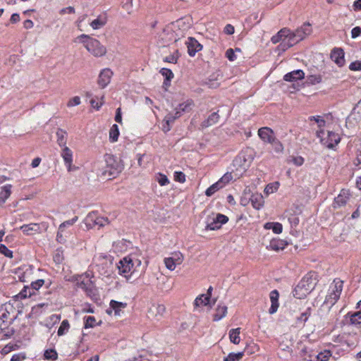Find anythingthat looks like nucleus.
Instances as JSON below:
<instances>
[{"label":"nucleus","instance_id":"nucleus-1","mask_svg":"<svg viewBox=\"0 0 361 361\" xmlns=\"http://www.w3.org/2000/svg\"><path fill=\"white\" fill-rule=\"evenodd\" d=\"M317 283V274L309 272L298 283L293 290V296L298 299H303L315 288Z\"/></svg>","mask_w":361,"mask_h":361},{"label":"nucleus","instance_id":"nucleus-2","mask_svg":"<svg viewBox=\"0 0 361 361\" xmlns=\"http://www.w3.org/2000/svg\"><path fill=\"white\" fill-rule=\"evenodd\" d=\"M78 39L83 43L87 50L94 56H102L106 54V48L97 39L86 35H81Z\"/></svg>","mask_w":361,"mask_h":361},{"label":"nucleus","instance_id":"nucleus-3","mask_svg":"<svg viewBox=\"0 0 361 361\" xmlns=\"http://www.w3.org/2000/svg\"><path fill=\"white\" fill-rule=\"evenodd\" d=\"M343 290V281L334 280L333 285L330 287V293L326 296L324 304L333 306L339 299Z\"/></svg>","mask_w":361,"mask_h":361},{"label":"nucleus","instance_id":"nucleus-4","mask_svg":"<svg viewBox=\"0 0 361 361\" xmlns=\"http://www.w3.org/2000/svg\"><path fill=\"white\" fill-rule=\"evenodd\" d=\"M135 264L137 266H140L141 264L140 260L136 259L133 261L131 257H125L119 261L117 267L119 273L121 274H124L127 278V274L129 273H133L135 271V269L134 268Z\"/></svg>","mask_w":361,"mask_h":361},{"label":"nucleus","instance_id":"nucleus-5","mask_svg":"<svg viewBox=\"0 0 361 361\" xmlns=\"http://www.w3.org/2000/svg\"><path fill=\"white\" fill-rule=\"evenodd\" d=\"M106 164V169L104 174L109 173V176L115 177L123 170V166L120 161L116 160V157L111 154H106L104 156Z\"/></svg>","mask_w":361,"mask_h":361},{"label":"nucleus","instance_id":"nucleus-6","mask_svg":"<svg viewBox=\"0 0 361 361\" xmlns=\"http://www.w3.org/2000/svg\"><path fill=\"white\" fill-rule=\"evenodd\" d=\"M288 32V35H287L288 36L283 38V41L279 45L278 48L279 50L284 51L300 42V40H298L294 32L290 31L289 29Z\"/></svg>","mask_w":361,"mask_h":361},{"label":"nucleus","instance_id":"nucleus-7","mask_svg":"<svg viewBox=\"0 0 361 361\" xmlns=\"http://www.w3.org/2000/svg\"><path fill=\"white\" fill-rule=\"evenodd\" d=\"M61 156L62 157L64 164L69 172L76 170V167L73 166V152L68 147H63Z\"/></svg>","mask_w":361,"mask_h":361},{"label":"nucleus","instance_id":"nucleus-8","mask_svg":"<svg viewBox=\"0 0 361 361\" xmlns=\"http://www.w3.org/2000/svg\"><path fill=\"white\" fill-rule=\"evenodd\" d=\"M253 159L252 150L247 149L238 155L235 161L240 163L243 169H245L250 166Z\"/></svg>","mask_w":361,"mask_h":361},{"label":"nucleus","instance_id":"nucleus-9","mask_svg":"<svg viewBox=\"0 0 361 361\" xmlns=\"http://www.w3.org/2000/svg\"><path fill=\"white\" fill-rule=\"evenodd\" d=\"M185 44L188 48V53L190 56H194L197 51L202 49V45L194 37H188Z\"/></svg>","mask_w":361,"mask_h":361},{"label":"nucleus","instance_id":"nucleus-10","mask_svg":"<svg viewBox=\"0 0 361 361\" xmlns=\"http://www.w3.org/2000/svg\"><path fill=\"white\" fill-rule=\"evenodd\" d=\"M75 285L78 288L88 291L90 289L92 282L87 275H78L73 276Z\"/></svg>","mask_w":361,"mask_h":361},{"label":"nucleus","instance_id":"nucleus-11","mask_svg":"<svg viewBox=\"0 0 361 361\" xmlns=\"http://www.w3.org/2000/svg\"><path fill=\"white\" fill-rule=\"evenodd\" d=\"M91 223L94 225H98L99 227H102L109 224V220L105 217L97 216L95 213L92 212L89 214L86 218V224L90 225Z\"/></svg>","mask_w":361,"mask_h":361},{"label":"nucleus","instance_id":"nucleus-12","mask_svg":"<svg viewBox=\"0 0 361 361\" xmlns=\"http://www.w3.org/2000/svg\"><path fill=\"white\" fill-rule=\"evenodd\" d=\"M259 137L265 142L270 143L274 141V133L268 127H262L258 130Z\"/></svg>","mask_w":361,"mask_h":361},{"label":"nucleus","instance_id":"nucleus-13","mask_svg":"<svg viewBox=\"0 0 361 361\" xmlns=\"http://www.w3.org/2000/svg\"><path fill=\"white\" fill-rule=\"evenodd\" d=\"M113 75V72L109 69L105 68L103 69L98 78V84L102 88H104L107 86V85L110 82L111 76Z\"/></svg>","mask_w":361,"mask_h":361},{"label":"nucleus","instance_id":"nucleus-14","mask_svg":"<svg viewBox=\"0 0 361 361\" xmlns=\"http://www.w3.org/2000/svg\"><path fill=\"white\" fill-rule=\"evenodd\" d=\"M331 59L339 66L345 63L344 52L341 48H335L331 53Z\"/></svg>","mask_w":361,"mask_h":361},{"label":"nucleus","instance_id":"nucleus-15","mask_svg":"<svg viewBox=\"0 0 361 361\" xmlns=\"http://www.w3.org/2000/svg\"><path fill=\"white\" fill-rule=\"evenodd\" d=\"M312 32L311 25L308 23H304L300 27L298 28L294 33L296 35L298 40H302L306 36Z\"/></svg>","mask_w":361,"mask_h":361},{"label":"nucleus","instance_id":"nucleus-16","mask_svg":"<svg viewBox=\"0 0 361 361\" xmlns=\"http://www.w3.org/2000/svg\"><path fill=\"white\" fill-rule=\"evenodd\" d=\"M165 310H166V307L164 305H161V304L152 305L148 311L149 317H161L165 312Z\"/></svg>","mask_w":361,"mask_h":361},{"label":"nucleus","instance_id":"nucleus-17","mask_svg":"<svg viewBox=\"0 0 361 361\" xmlns=\"http://www.w3.org/2000/svg\"><path fill=\"white\" fill-rule=\"evenodd\" d=\"M279 292L276 290H274L270 293V300L271 302V305L269 310V314L275 313L279 307Z\"/></svg>","mask_w":361,"mask_h":361},{"label":"nucleus","instance_id":"nucleus-18","mask_svg":"<svg viewBox=\"0 0 361 361\" xmlns=\"http://www.w3.org/2000/svg\"><path fill=\"white\" fill-rule=\"evenodd\" d=\"M20 230L26 235H32L34 233H40L41 228L38 224H29L20 226Z\"/></svg>","mask_w":361,"mask_h":361},{"label":"nucleus","instance_id":"nucleus-19","mask_svg":"<svg viewBox=\"0 0 361 361\" xmlns=\"http://www.w3.org/2000/svg\"><path fill=\"white\" fill-rule=\"evenodd\" d=\"M305 73L302 70L293 71L290 73L286 74L283 77L284 80L293 82L298 80L304 78Z\"/></svg>","mask_w":361,"mask_h":361},{"label":"nucleus","instance_id":"nucleus-20","mask_svg":"<svg viewBox=\"0 0 361 361\" xmlns=\"http://www.w3.org/2000/svg\"><path fill=\"white\" fill-rule=\"evenodd\" d=\"M286 245L287 243L284 240L274 238L269 242V245L267 246V248L275 251H279L283 250Z\"/></svg>","mask_w":361,"mask_h":361},{"label":"nucleus","instance_id":"nucleus-21","mask_svg":"<svg viewBox=\"0 0 361 361\" xmlns=\"http://www.w3.org/2000/svg\"><path fill=\"white\" fill-rule=\"evenodd\" d=\"M12 185L7 184L1 188L0 191V204H3L8 199L11 194Z\"/></svg>","mask_w":361,"mask_h":361},{"label":"nucleus","instance_id":"nucleus-22","mask_svg":"<svg viewBox=\"0 0 361 361\" xmlns=\"http://www.w3.org/2000/svg\"><path fill=\"white\" fill-rule=\"evenodd\" d=\"M289 29L284 27L280 30L276 35L272 36L271 38V42L273 44H277L279 42H282L283 41V38L286 37L288 35Z\"/></svg>","mask_w":361,"mask_h":361},{"label":"nucleus","instance_id":"nucleus-23","mask_svg":"<svg viewBox=\"0 0 361 361\" xmlns=\"http://www.w3.org/2000/svg\"><path fill=\"white\" fill-rule=\"evenodd\" d=\"M252 207L257 209H259L264 204V198L261 194H252L250 199Z\"/></svg>","mask_w":361,"mask_h":361},{"label":"nucleus","instance_id":"nucleus-24","mask_svg":"<svg viewBox=\"0 0 361 361\" xmlns=\"http://www.w3.org/2000/svg\"><path fill=\"white\" fill-rule=\"evenodd\" d=\"M219 116L217 112L212 113L207 120L204 121L201 123V128H208L215 123H216L219 121Z\"/></svg>","mask_w":361,"mask_h":361},{"label":"nucleus","instance_id":"nucleus-25","mask_svg":"<svg viewBox=\"0 0 361 361\" xmlns=\"http://www.w3.org/2000/svg\"><path fill=\"white\" fill-rule=\"evenodd\" d=\"M34 294H35V292L32 291L30 287L25 286L23 288V289L18 294L14 295L13 298L15 300H19L29 298L32 295H34Z\"/></svg>","mask_w":361,"mask_h":361},{"label":"nucleus","instance_id":"nucleus-26","mask_svg":"<svg viewBox=\"0 0 361 361\" xmlns=\"http://www.w3.org/2000/svg\"><path fill=\"white\" fill-rule=\"evenodd\" d=\"M227 307L224 305H218L216 308V313L214 314V321H219L227 314Z\"/></svg>","mask_w":361,"mask_h":361},{"label":"nucleus","instance_id":"nucleus-27","mask_svg":"<svg viewBox=\"0 0 361 361\" xmlns=\"http://www.w3.org/2000/svg\"><path fill=\"white\" fill-rule=\"evenodd\" d=\"M56 137H57V143L58 145L61 147H66V141H67V133L66 131L63 130V129L59 128L56 131Z\"/></svg>","mask_w":361,"mask_h":361},{"label":"nucleus","instance_id":"nucleus-28","mask_svg":"<svg viewBox=\"0 0 361 361\" xmlns=\"http://www.w3.org/2000/svg\"><path fill=\"white\" fill-rule=\"evenodd\" d=\"M265 229H271L276 234H279L283 231V226L279 222H267L264 224Z\"/></svg>","mask_w":361,"mask_h":361},{"label":"nucleus","instance_id":"nucleus-29","mask_svg":"<svg viewBox=\"0 0 361 361\" xmlns=\"http://www.w3.org/2000/svg\"><path fill=\"white\" fill-rule=\"evenodd\" d=\"M194 106V102L191 99H188L186 102L180 104L177 108L178 111H181V114L185 112H190Z\"/></svg>","mask_w":361,"mask_h":361},{"label":"nucleus","instance_id":"nucleus-30","mask_svg":"<svg viewBox=\"0 0 361 361\" xmlns=\"http://www.w3.org/2000/svg\"><path fill=\"white\" fill-rule=\"evenodd\" d=\"M240 329H232L229 331V338L231 343L234 344H238L240 343Z\"/></svg>","mask_w":361,"mask_h":361},{"label":"nucleus","instance_id":"nucleus-31","mask_svg":"<svg viewBox=\"0 0 361 361\" xmlns=\"http://www.w3.org/2000/svg\"><path fill=\"white\" fill-rule=\"evenodd\" d=\"M78 216H75L73 219H71L70 220L65 221L64 222L61 224L59 227V231L57 232L56 237L59 238V233H63L67 226L73 225L78 221Z\"/></svg>","mask_w":361,"mask_h":361},{"label":"nucleus","instance_id":"nucleus-32","mask_svg":"<svg viewBox=\"0 0 361 361\" xmlns=\"http://www.w3.org/2000/svg\"><path fill=\"white\" fill-rule=\"evenodd\" d=\"M102 321L100 320L98 323H96L94 317L87 316L84 318V327L85 329L93 328L97 325H100Z\"/></svg>","mask_w":361,"mask_h":361},{"label":"nucleus","instance_id":"nucleus-33","mask_svg":"<svg viewBox=\"0 0 361 361\" xmlns=\"http://www.w3.org/2000/svg\"><path fill=\"white\" fill-rule=\"evenodd\" d=\"M127 306L126 303L118 302L112 300L110 302V307L111 309L114 310L115 314L118 315L119 312L121 309L125 308Z\"/></svg>","mask_w":361,"mask_h":361},{"label":"nucleus","instance_id":"nucleus-34","mask_svg":"<svg viewBox=\"0 0 361 361\" xmlns=\"http://www.w3.org/2000/svg\"><path fill=\"white\" fill-rule=\"evenodd\" d=\"M119 136V130L116 124H114L109 130V140L114 142L118 140Z\"/></svg>","mask_w":361,"mask_h":361},{"label":"nucleus","instance_id":"nucleus-35","mask_svg":"<svg viewBox=\"0 0 361 361\" xmlns=\"http://www.w3.org/2000/svg\"><path fill=\"white\" fill-rule=\"evenodd\" d=\"M348 200V197L345 195V192H343V194H339L335 199H334V207H339L341 206H343L346 204Z\"/></svg>","mask_w":361,"mask_h":361},{"label":"nucleus","instance_id":"nucleus-36","mask_svg":"<svg viewBox=\"0 0 361 361\" xmlns=\"http://www.w3.org/2000/svg\"><path fill=\"white\" fill-rule=\"evenodd\" d=\"M348 316L350 317V322L351 324L357 325L361 324V310L353 314L348 313Z\"/></svg>","mask_w":361,"mask_h":361},{"label":"nucleus","instance_id":"nucleus-37","mask_svg":"<svg viewBox=\"0 0 361 361\" xmlns=\"http://www.w3.org/2000/svg\"><path fill=\"white\" fill-rule=\"evenodd\" d=\"M221 183H219L218 181L212 185L210 187H209L206 191L205 195L207 197H211L212 195H214L216 191L222 188Z\"/></svg>","mask_w":361,"mask_h":361},{"label":"nucleus","instance_id":"nucleus-38","mask_svg":"<svg viewBox=\"0 0 361 361\" xmlns=\"http://www.w3.org/2000/svg\"><path fill=\"white\" fill-rule=\"evenodd\" d=\"M243 352H239L237 353H231L224 358V361H239L243 358Z\"/></svg>","mask_w":361,"mask_h":361},{"label":"nucleus","instance_id":"nucleus-39","mask_svg":"<svg viewBox=\"0 0 361 361\" xmlns=\"http://www.w3.org/2000/svg\"><path fill=\"white\" fill-rule=\"evenodd\" d=\"M69 328H70V324H69L68 321L67 319H64L61 322V324L58 329V331H57L58 336H61L64 335L66 332H68Z\"/></svg>","mask_w":361,"mask_h":361},{"label":"nucleus","instance_id":"nucleus-40","mask_svg":"<svg viewBox=\"0 0 361 361\" xmlns=\"http://www.w3.org/2000/svg\"><path fill=\"white\" fill-rule=\"evenodd\" d=\"M209 302V296H205L204 294L201 295L195 300V305L200 307L201 305H207Z\"/></svg>","mask_w":361,"mask_h":361},{"label":"nucleus","instance_id":"nucleus-41","mask_svg":"<svg viewBox=\"0 0 361 361\" xmlns=\"http://www.w3.org/2000/svg\"><path fill=\"white\" fill-rule=\"evenodd\" d=\"M312 313V308L307 307L302 313H301L300 316L297 318L298 322H302L305 324L310 317Z\"/></svg>","mask_w":361,"mask_h":361},{"label":"nucleus","instance_id":"nucleus-42","mask_svg":"<svg viewBox=\"0 0 361 361\" xmlns=\"http://www.w3.org/2000/svg\"><path fill=\"white\" fill-rule=\"evenodd\" d=\"M328 137L331 142L329 145V147L330 148L333 147L334 145H338L341 140L340 136L334 132H329Z\"/></svg>","mask_w":361,"mask_h":361},{"label":"nucleus","instance_id":"nucleus-43","mask_svg":"<svg viewBox=\"0 0 361 361\" xmlns=\"http://www.w3.org/2000/svg\"><path fill=\"white\" fill-rule=\"evenodd\" d=\"M279 182H274L272 183H269L266 186V188L264 189V192L267 193V195L274 193L277 191V190L279 189Z\"/></svg>","mask_w":361,"mask_h":361},{"label":"nucleus","instance_id":"nucleus-44","mask_svg":"<svg viewBox=\"0 0 361 361\" xmlns=\"http://www.w3.org/2000/svg\"><path fill=\"white\" fill-rule=\"evenodd\" d=\"M176 118L174 117L173 113H169L164 119V121L167 124V128H165V132H168L171 130V124L175 121Z\"/></svg>","mask_w":361,"mask_h":361},{"label":"nucleus","instance_id":"nucleus-45","mask_svg":"<svg viewBox=\"0 0 361 361\" xmlns=\"http://www.w3.org/2000/svg\"><path fill=\"white\" fill-rule=\"evenodd\" d=\"M44 356L47 360H56L58 357V354L55 350L48 349L45 350Z\"/></svg>","mask_w":361,"mask_h":361},{"label":"nucleus","instance_id":"nucleus-46","mask_svg":"<svg viewBox=\"0 0 361 361\" xmlns=\"http://www.w3.org/2000/svg\"><path fill=\"white\" fill-rule=\"evenodd\" d=\"M232 179H233L232 173L227 172L218 180V182L219 183H221V186L224 188Z\"/></svg>","mask_w":361,"mask_h":361},{"label":"nucleus","instance_id":"nucleus-47","mask_svg":"<svg viewBox=\"0 0 361 361\" xmlns=\"http://www.w3.org/2000/svg\"><path fill=\"white\" fill-rule=\"evenodd\" d=\"M105 23V20L99 17L97 19L92 21L90 25L94 30H97L104 26Z\"/></svg>","mask_w":361,"mask_h":361},{"label":"nucleus","instance_id":"nucleus-48","mask_svg":"<svg viewBox=\"0 0 361 361\" xmlns=\"http://www.w3.org/2000/svg\"><path fill=\"white\" fill-rule=\"evenodd\" d=\"M160 73L165 77V80L170 81L173 78V73L171 70L163 68L160 70Z\"/></svg>","mask_w":361,"mask_h":361},{"label":"nucleus","instance_id":"nucleus-49","mask_svg":"<svg viewBox=\"0 0 361 361\" xmlns=\"http://www.w3.org/2000/svg\"><path fill=\"white\" fill-rule=\"evenodd\" d=\"M331 356V353L329 350H324L319 353L317 355V358L318 361H327Z\"/></svg>","mask_w":361,"mask_h":361},{"label":"nucleus","instance_id":"nucleus-50","mask_svg":"<svg viewBox=\"0 0 361 361\" xmlns=\"http://www.w3.org/2000/svg\"><path fill=\"white\" fill-rule=\"evenodd\" d=\"M307 82L312 85L317 84L322 82L320 75H311L307 77Z\"/></svg>","mask_w":361,"mask_h":361},{"label":"nucleus","instance_id":"nucleus-51","mask_svg":"<svg viewBox=\"0 0 361 361\" xmlns=\"http://www.w3.org/2000/svg\"><path fill=\"white\" fill-rule=\"evenodd\" d=\"M214 218L217 221V224L219 225L220 227L228 221V216L221 214H216V216Z\"/></svg>","mask_w":361,"mask_h":361},{"label":"nucleus","instance_id":"nucleus-52","mask_svg":"<svg viewBox=\"0 0 361 361\" xmlns=\"http://www.w3.org/2000/svg\"><path fill=\"white\" fill-rule=\"evenodd\" d=\"M0 253L8 258H13V252L3 244L0 245Z\"/></svg>","mask_w":361,"mask_h":361},{"label":"nucleus","instance_id":"nucleus-53","mask_svg":"<svg viewBox=\"0 0 361 361\" xmlns=\"http://www.w3.org/2000/svg\"><path fill=\"white\" fill-rule=\"evenodd\" d=\"M164 263H165L166 268L171 271L174 270L176 268V266L177 265V264H176L173 261V259L171 258L170 257L164 259Z\"/></svg>","mask_w":361,"mask_h":361},{"label":"nucleus","instance_id":"nucleus-54","mask_svg":"<svg viewBox=\"0 0 361 361\" xmlns=\"http://www.w3.org/2000/svg\"><path fill=\"white\" fill-rule=\"evenodd\" d=\"M44 283V281L43 279H38L35 281L31 283V290L32 291L37 290L40 287H42Z\"/></svg>","mask_w":361,"mask_h":361},{"label":"nucleus","instance_id":"nucleus-55","mask_svg":"<svg viewBox=\"0 0 361 361\" xmlns=\"http://www.w3.org/2000/svg\"><path fill=\"white\" fill-rule=\"evenodd\" d=\"M157 180L160 185L164 186L169 183V180L166 175L159 173Z\"/></svg>","mask_w":361,"mask_h":361},{"label":"nucleus","instance_id":"nucleus-56","mask_svg":"<svg viewBox=\"0 0 361 361\" xmlns=\"http://www.w3.org/2000/svg\"><path fill=\"white\" fill-rule=\"evenodd\" d=\"M310 121H314L317 124L318 127L322 128L325 126V121L320 116H310L309 117Z\"/></svg>","mask_w":361,"mask_h":361},{"label":"nucleus","instance_id":"nucleus-57","mask_svg":"<svg viewBox=\"0 0 361 361\" xmlns=\"http://www.w3.org/2000/svg\"><path fill=\"white\" fill-rule=\"evenodd\" d=\"M170 257L172 258L173 261L177 264H180L183 260V256L180 252L173 253L172 256Z\"/></svg>","mask_w":361,"mask_h":361},{"label":"nucleus","instance_id":"nucleus-58","mask_svg":"<svg viewBox=\"0 0 361 361\" xmlns=\"http://www.w3.org/2000/svg\"><path fill=\"white\" fill-rule=\"evenodd\" d=\"M220 228V226L217 224V221H216L214 217L212 219V221L211 222L207 223V225L206 226V229L210 231L216 230Z\"/></svg>","mask_w":361,"mask_h":361},{"label":"nucleus","instance_id":"nucleus-59","mask_svg":"<svg viewBox=\"0 0 361 361\" xmlns=\"http://www.w3.org/2000/svg\"><path fill=\"white\" fill-rule=\"evenodd\" d=\"M270 144H271L273 145L274 150L276 152H281L283 149L281 142L279 140H277L276 137L274 138V141L270 142Z\"/></svg>","mask_w":361,"mask_h":361},{"label":"nucleus","instance_id":"nucleus-60","mask_svg":"<svg viewBox=\"0 0 361 361\" xmlns=\"http://www.w3.org/2000/svg\"><path fill=\"white\" fill-rule=\"evenodd\" d=\"M174 180L183 183L185 181V175L181 171H176L174 173Z\"/></svg>","mask_w":361,"mask_h":361},{"label":"nucleus","instance_id":"nucleus-61","mask_svg":"<svg viewBox=\"0 0 361 361\" xmlns=\"http://www.w3.org/2000/svg\"><path fill=\"white\" fill-rule=\"evenodd\" d=\"M351 71H361V60L352 62L349 66Z\"/></svg>","mask_w":361,"mask_h":361},{"label":"nucleus","instance_id":"nucleus-62","mask_svg":"<svg viewBox=\"0 0 361 361\" xmlns=\"http://www.w3.org/2000/svg\"><path fill=\"white\" fill-rule=\"evenodd\" d=\"M226 56L231 61H233L236 59V56L233 49H228L226 50Z\"/></svg>","mask_w":361,"mask_h":361},{"label":"nucleus","instance_id":"nucleus-63","mask_svg":"<svg viewBox=\"0 0 361 361\" xmlns=\"http://www.w3.org/2000/svg\"><path fill=\"white\" fill-rule=\"evenodd\" d=\"M80 104V98L78 96L73 97L69 100L68 103V106H74L79 105Z\"/></svg>","mask_w":361,"mask_h":361},{"label":"nucleus","instance_id":"nucleus-64","mask_svg":"<svg viewBox=\"0 0 361 361\" xmlns=\"http://www.w3.org/2000/svg\"><path fill=\"white\" fill-rule=\"evenodd\" d=\"M359 36H361V27L357 26L352 29L351 37L352 38H356Z\"/></svg>","mask_w":361,"mask_h":361}]
</instances>
